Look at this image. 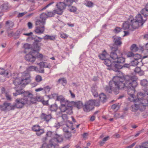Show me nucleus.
Masks as SVG:
<instances>
[{"label":"nucleus","mask_w":148,"mask_h":148,"mask_svg":"<svg viewBox=\"0 0 148 148\" xmlns=\"http://www.w3.org/2000/svg\"><path fill=\"white\" fill-rule=\"evenodd\" d=\"M137 79V77L135 75H127L123 77H114L112 80L110 81L109 86L106 87L105 90L110 93L113 91L115 94L116 95L119 93V90H127L128 93L130 97L134 98L135 88L137 85L136 81Z\"/></svg>","instance_id":"1"},{"label":"nucleus","mask_w":148,"mask_h":148,"mask_svg":"<svg viewBox=\"0 0 148 148\" xmlns=\"http://www.w3.org/2000/svg\"><path fill=\"white\" fill-rule=\"evenodd\" d=\"M27 25L28 28L29 29L32 28V24L30 22H29L27 23Z\"/></svg>","instance_id":"63"},{"label":"nucleus","mask_w":148,"mask_h":148,"mask_svg":"<svg viewBox=\"0 0 148 148\" xmlns=\"http://www.w3.org/2000/svg\"><path fill=\"white\" fill-rule=\"evenodd\" d=\"M122 29L119 27H116L114 29V32L115 33H117L121 31Z\"/></svg>","instance_id":"51"},{"label":"nucleus","mask_w":148,"mask_h":148,"mask_svg":"<svg viewBox=\"0 0 148 148\" xmlns=\"http://www.w3.org/2000/svg\"><path fill=\"white\" fill-rule=\"evenodd\" d=\"M112 38L115 45H113L111 47L110 57L114 60L115 62L120 63H124L125 61V58L122 56V53L118 50V46L121 45L122 44L121 38L116 36H114Z\"/></svg>","instance_id":"3"},{"label":"nucleus","mask_w":148,"mask_h":148,"mask_svg":"<svg viewBox=\"0 0 148 148\" xmlns=\"http://www.w3.org/2000/svg\"><path fill=\"white\" fill-rule=\"evenodd\" d=\"M18 75L17 74L16 76L14 77L13 83L15 86H17L19 85L22 84L23 85V82L22 80V79L19 77L18 76Z\"/></svg>","instance_id":"16"},{"label":"nucleus","mask_w":148,"mask_h":148,"mask_svg":"<svg viewBox=\"0 0 148 148\" xmlns=\"http://www.w3.org/2000/svg\"><path fill=\"white\" fill-rule=\"evenodd\" d=\"M40 64L41 66H43L45 68H50L51 67V66L49 64L45 62H40Z\"/></svg>","instance_id":"35"},{"label":"nucleus","mask_w":148,"mask_h":148,"mask_svg":"<svg viewBox=\"0 0 148 148\" xmlns=\"http://www.w3.org/2000/svg\"><path fill=\"white\" fill-rule=\"evenodd\" d=\"M35 80L37 82H39L42 80L41 76L40 75H38L35 77Z\"/></svg>","instance_id":"44"},{"label":"nucleus","mask_w":148,"mask_h":148,"mask_svg":"<svg viewBox=\"0 0 148 148\" xmlns=\"http://www.w3.org/2000/svg\"><path fill=\"white\" fill-rule=\"evenodd\" d=\"M84 4L88 7H91L93 6V3L90 1H87L85 2Z\"/></svg>","instance_id":"41"},{"label":"nucleus","mask_w":148,"mask_h":148,"mask_svg":"<svg viewBox=\"0 0 148 148\" xmlns=\"http://www.w3.org/2000/svg\"><path fill=\"white\" fill-rule=\"evenodd\" d=\"M65 137L67 138H70L71 136V133L69 131L65 133L64 135Z\"/></svg>","instance_id":"46"},{"label":"nucleus","mask_w":148,"mask_h":148,"mask_svg":"<svg viewBox=\"0 0 148 148\" xmlns=\"http://www.w3.org/2000/svg\"><path fill=\"white\" fill-rule=\"evenodd\" d=\"M25 58L26 61L31 62H34L36 59L35 57L30 53L27 54L25 56Z\"/></svg>","instance_id":"17"},{"label":"nucleus","mask_w":148,"mask_h":148,"mask_svg":"<svg viewBox=\"0 0 148 148\" xmlns=\"http://www.w3.org/2000/svg\"><path fill=\"white\" fill-rule=\"evenodd\" d=\"M123 28L124 30L129 29L131 30H132L131 26L130 23L128 21H126L124 22L123 25Z\"/></svg>","instance_id":"21"},{"label":"nucleus","mask_w":148,"mask_h":148,"mask_svg":"<svg viewBox=\"0 0 148 148\" xmlns=\"http://www.w3.org/2000/svg\"><path fill=\"white\" fill-rule=\"evenodd\" d=\"M91 101H93V106L94 107V106L98 107L100 106V102L98 100H91Z\"/></svg>","instance_id":"40"},{"label":"nucleus","mask_w":148,"mask_h":148,"mask_svg":"<svg viewBox=\"0 0 148 148\" xmlns=\"http://www.w3.org/2000/svg\"><path fill=\"white\" fill-rule=\"evenodd\" d=\"M77 0H64V2L65 3L66 6H68L69 7L71 6L73 3L74 2H75Z\"/></svg>","instance_id":"29"},{"label":"nucleus","mask_w":148,"mask_h":148,"mask_svg":"<svg viewBox=\"0 0 148 148\" xmlns=\"http://www.w3.org/2000/svg\"><path fill=\"white\" fill-rule=\"evenodd\" d=\"M55 138L54 137L53 138L51 139L49 141V144H47L46 143H44L40 148H55Z\"/></svg>","instance_id":"9"},{"label":"nucleus","mask_w":148,"mask_h":148,"mask_svg":"<svg viewBox=\"0 0 148 148\" xmlns=\"http://www.w3.org/2000/svg\"><path fill=\"white\" fill-rule=\"evenodd\" d=\"M91 91L94 97H96L98 96V93L95 87L92 88Z\"/></svg>","instance_id":"37"},{"label":"nucleus","mask_w":148,"mask_h":148,"mask_svg":"<svg viewBox=\"0 0 148 148\" xmlns=\"http://www.w3.org/2000/svg\"><path fill=\"white\" fill-rule=\"evenodd\" d=\"M56 100L59 101L61 104L60 109L61 112H66L69 114L72 113V107H75L78 109H79L82 107L83 103L81 101L74 102L69 101L62 95L57 96Z\"/></svg>","instance_id":"2"},{"label":"nucleus","mask_w":148,"mask_h":148,"mask_svg":"<svg viewBox=\"0 0 148 148\" xmlns=\"http://www.w3.org/2000/svg\"><path fill=\"white\" fill-rule=\"evenodd\" d=\"M30 75L27 71H24L22 73V80L23 82V85H26L28 84L30 81Z\"/></svg>","instance_id":"8"},{"label":"nucleus","mask_w":148,"mask_h":148,"mask_svg":"<svg viewBox=\"0 0 148 148\" xmlns=\"http://www.w3.org/2000/svg\"><path fill=\"white\" fill-rule=\"evenodd\" d=\"M45 24V21H43L40 18L37 20L36 22V25L37 27L34 32L36 34H41L43 33L45 31L44 25Z\"/></svg>","instance_id":"7"},{"label":"nucleus","mask_w":148,"mask_h":148,"mask_svg":"<svg viewBox=\"0 0 148 148\" xmlns=\"http://www.w3.org/2000/svg\"><path fill=\"white\" fill-rule=\"evenodd\" d=\"M0 8H1L3 11H5L8 8V5L6 4H3L1 6Z\"/></svg>","instance_id":"38"},{"label":"nucleus","mask_w":148,"mask_h":148,"mask_svg":"<svg viewBox=\"0 0 148 148\" xmlns=\"http://www.w3.org/2000/svg\"><path fill=\"white\" fill-rule=\"evenodd\" d=\"M58 82L64 86L66 85L67 81L66 78H61L58 80Z\"/></svg>","instance_id":"27"},{"label":"nucleus","mask_w":148,"mask_h":148,"mask_svg":"<svg viewBox=\"0 0 148 148\" xmlns=\"http://www.w3.org/2000/svg\"><path fill=\"white\" fill-rule=\"evenodd\" d=\"M34 66H31L29 67L27 69L28 71H34Z\"/></svg>","instance_id":"61"},{"label":"nucleus","mask_w":148,"mask_h":148,"mask_svg":"<svg viewBox=\"0 0 148 148\" xmlns=\"http://www.w3.org/2000/svg\"><path fill=\"white\" fill-rule=\"evenodd\" d=\"M93 101L91 100L86 101L85 103L84 107V110L86 112L90 111L94 108L93 106Z\"/></svg>","instance_id":"11"},{"label":"nucleus","mask_w":148,"mask_h":148,"mask_svg":"<svg viewBox=\"0 0 148 148\" xmlns=\"http://www.w3.org/2000/svg\"><path fill=\"white\" fill-rule=\"evenodd\" d=\"M50 110L51 111H55L56 104H54L53 105H51L50 108Z\"/></svg>","instance_id":"56"},{"label":"nucleus","mask_w":148,"mask_h":148,"mask_svg":"<svg viewBox=\"0 0 148 148\" xmlns=\"http://www.w3.org/2000/svg\"><path fill=\"white\" fill-rule=\"evenodd\" d=\"M24 90L21 88H18L16 90V92L13 93L14 96H16L18 95L23 94L24 92Z\"/></svg>","instance_id":"23"},{"label":"nucleus","mask_w":148,"mask_h":148,"mask_svg":"<svg viewBox=\"0 0 148 148\" xmlns=\"http://www.w3.org/2000/svg\"><path fill=\"white\" fill-rule=\"evenodd\" d=\"M27 103L25 99L23 98H18L16 99L13 103V105L10 106V110H14L15 108L18 109L23 108Z\"/></svg>","instance_id":"5"},{"label":"nucleus","mask_w":148,"mask_h":148,"mask_svg":"<svg viewBox=\"0 0 148 148\" xmlns=\"http://www.w3.org/2000/svg\"><path fill=\"white\" fill-rule=\"evenodd\" d=\"M140 13L144 17H143L141 14H138L136 16L135 19L138 22L139 25L142 26L147 20L146 17L148 16V4L146 5L145 8L141 10Z\"/></svg>","instance_id":"4"},{"label":"nucleus","mask_w":148,"mask_h":148,"mask_svg":"<svg viewBox=\"0 0 148 148\" xmlns=\"http://www.w3.org/2000/svg\"><path fill=\"white\" fill-rule=\"evenodd\" d=\"M53 135V133L51 131L48 132L46 134V136L47 137H52Z\"/></svg>","instance_id":"54"},{"label":"nucleus","mask_w":148,"mask_h":148,"mask_svg":"<svg viewBox=\"0 0 148 148\" xmlns=\"http://www.w3.org/2000/svg\"><path fill=\"white\" fill-rule=\"evenodd\" d=\"M23 47L25 50H26L30 48V45L28 44H24Z\"/></svg>","instance_id":"55"},{"label":"nucleus","mask_w":148,"mask_h":148,"mask_svg":"<svg viewBox=\"0 0 148 148\" xmlns=\"http://www.w3.org/2000/svg\"><path fill=\"white\" fill-rule=\"evenodd\" d=\"M140 84L143 86H146L144 89L145 93L143 94V95H146V97H147L148 95V82L147 81L146 79L141 80L140 81Z\"/></svg>","instance_id":"15"},{"label":"nucleus","mask_w":148,"mask_h":148,"mask_svg":"<svg viewBox=\"0 0 148 148\" xmlns=\"http://www.w3.org/2000/svg\"><path fill=\"white\" fill-rule=\"evenodd\" d=\"M32 130L33 131L36 132V134L38 136H40L44 132V129H42L41 127L38 125H34L32 127Z\"/></svg>","instance_id":"12"},{"label":"nucleus","mask_w":148,"mask_h":148,"mask_svg":"<svg viewBox=\"0 0 148 148\" xmlns=\"http://www.w3.org/2000/svg\"><path fill=\"white\" fill-rule=\"evenodd\" d=\"M43 90L45 91L46 92H49L51 89V88L49 86H47L44 87L43 88Z\"/></svg>","instance_id":"53"},{"label":"nucleus","mask_w":148,"mask_h":148,"mask_svg":"<svg viewBox=\"0 0 148 148\" xmlns=\"http://www.w3.org/2000/svg\"><path fill=\"white\" fill-rule=\"evenodd\" d=\"M5 24L7 31H10L11 30L14 25L13 22L9 21H7Z\"/></svg>","instance_id":"18"},{"label":"nucleus","mask_w":148,"mask_h":148,"mask_svg":"<svg viewBox=\"0 0 148 148\" xmlns=\"http://www.w3.org/2000/svg\"><path fill=\"white\" fill-rule=\"evenodd\" d=\"M107 55L106 52L105 51L103 52L102 53L100 54L99 56V57L100 59L101 60H104L106 59V57Z\"/></svg>","instance_id":"30"},{"label":"nucleus","mask_w":148,"mask_h":148,"mask_svg":"<svg viewBox=\"0 0 148 148\" xmlns=\"http://www.w3.org/2000/svg\"><path fill=\"white\" fill-rule=\"evenodd\" d=\"M63 139L61 136L59 135L56 134V141L59 143L62 142Z\"/></svg>","instance_id":"34"},{"label":"nucleus","mask_w":148,"mask_h":148,"mask_svg":"<svg viewBox=\"0 0 148 148\" xmlns=\"http://www.w3.org/2000/svg\"><path fill=\"white\" fill-rule=\"evenodd\" d=\"M69 127L68 125L66 124V127H64L63 128V131L65 132L66 133V132H68L69 131L68 130H69Z\"/></svg>","instance_id":"58"},{"label":"nucleus","mask_w":148,"mask_h":148,"mask_svg":"<svg viewBox=\"0 0 148 148\" xmlns=\"http://www.w3.org/2000/svg\"><path fill=\"white\" fill-rule=\"evenodd\" d=\"M131 50L133 52H136L138 50V48L135 44L132 45L130 48Z\"/></svg>","instance_id":"36"},{"label":"nucleus","mask_w":148,"mask_h":148,"mask_svg":"<svg viewBox=\"0 0 148 148\" xmlns=\"http://www.w3.org/2000/svg\"><path fill=\"white\" fill-rule=\"evenodd\" d=\"M34 71H35L37 72H38L41 73H44V70H39V69L37 67L35 66H34Z\"/></svg>","instance_id":"48"},{"label":"nucleus","mask_w":148,"mask_h":148,"mask_svg":"<svg viewBox=\"0 0 148 148\" xmlns=\"http://www.w3.org/2000/svg\"><path fill=\"white\" fill-rule=\"evenodd\" d=\"M5 96L8 100L10 101L11 100V96L8 92H6L5 93Z\"/></svg>","instance_id":"49"},{"label":"nucleus","mask_w":148,"mask_h":148,"mask_svg":"<svg viewBox=\"0 0 148 148\" xmlns=\"http://www.w3.org/2000/svg\"><path fill=\"white\" fill-rule=\"evenodd\" d=\"M9 31H7V33L8 34V35L10 37H11L13 36L14 33L12 31L10 32H9Z\"/></svg>","instance_id":"60"},{"label":"nucleus","mask_w":148,"mask_h":148,"mask_svg":"<svg viewBox=\"0 0 148 148\" xmlns=\"http://www.w3.org/2000/svg\"><path fill=\"white\" fill-rule=\"evenodd\" d=\"M54 13L53 12H49L47 14L45 13H43L41 14L40 16V19L45 21L46 19L48 17H51L53 16L56 12V10H53Z\"/></svg>","instance_id":"13"},{"label":"nucleus","mask_w":148,"mask_h":148,"mask_svg":"<svg viewBox=\"0 0 148 148\" xmlns=\"http://www.w3.org/2000/svg\"><path fill=\"white\" fill-rule=\"evenodd\" d=\"M138 62H139L138 61L133 60L131 62V65L133 66H135L138 64Z\"/></svg>","instance_id":"45"},{"label":"nucleus","mask_w":148,"mask_h":148,"mask_svg":"<svg viewBox=\"0 0 148 148\" xmlns=\"http://www.w3.org/2000/svg\"><path fill=\"white\" fill-rule=\"evenodd\" d=\"M43 38L45 40H54L55 39V37L54 36L47 35L44 37Z\"/></svg>","instance_id":"31"},{"label":"nucleus","mask_w":148,"mask_h":148,"mask_svg":"<svg viewBox=\"0 0 148 148\" xmlns=\"http://www.w3.org/2000/svg\"><path fill=\"white\" fill-rule=\"evenodd\" d=\"M141 58V56L140 55L138 54H134L133 58L134 60L138 61V60L140 59Z\"/></svg>","instance_id":"39"},{"label":"nucleus","mask_w":148,"mask_h":148,"mask_svg":"<svg viewBox=\"0 0 148 148\" xmlns=\"http://www.w3.org/2000/svg\"><path fill=\"white\" fill-rule=\"evenodd\" d=\"M26 13L25 12H22L21 13H19L18 15V17H20L23 16L25 14H26Z\"/></svg>","instance_id":"64"},{"label":"nucleus","mask_w":148,"mask_h":148,"mask_svg":"<svg viewBox=\"0 0 148 148\" xmlns=\"http://www.w3.org/2000/svg\"><path fill=\"white\" fill-rule=\"evenodd\" d=\"M129 21L130 22L132 30L135 29L140 26H142L141 25H139L138 22L137 21L135 18H130Z\"/></svg>","instance_id":"14"},{"label":"nucleus","mask_w":148,"mask_h":148,"mask_svg":"<svg viewBox=\"0 0 148 148\" xmlns=\"http://www.w3.org/2000/svg\"><path fill=\"white\" fill-rule=\"evenodd\" d=\"M99 97L100 101L103 103L105 102L107 100V97L103 93H101L99 95Z\"/></svg>","instance_id":"26"},{"label":"nucleus","mask_w":148,"mask_h":148,"mask_svg":"<svg viewBox=\"0 0 148 148\" xmlns=\"http://www.w3.org/2000/svg\"><path fill=\"white\" fill-rule=\"evenodd\" d=\"M139 147V148H148V142L143 143Z\"/></svg>","instance_id":"43"},{"label":"nucleus","mask_w":148,"mask_h":148,"mask_svg":"<svg viewBox=\"0 0 148 148\" xmlns=\"http://www.w3.org/2000/svg\"><path fill=\"white\" fill-rule=\"evenodd\" d=\"M111 58L113 60V62L112 63L111 61L108 59H106L104 61V64L108 66H110L112 68L114 69V68L115 69L114 70L115 71H119V69H121L122 66L120 65L119 64H122L123 63H120L115 62L114 61V60Z\"/></svg>","instance_id":"6"},{"label":"nucleus","mask_w":148,"mask_h":148,"mask_svg":"<svg viewBox=\"0 0 148 148\" xmlns=\"http://www.w3.org/2000/svg\"><path fill=\"white\" fill-rule=\"evenodd\" d=\"M126 55L127 57H132L133 58L134 54L132 52L130 51L127 53H126Z\"/></svg>","instance_id":"52"},{"label":"nucleus","mask_w":148,"mask_h":148,"mask_svg":"<svg viewBox=\"0 0 148 148\" xmlns=\"http://www.w3.org/2000/svg\"><path fill=\"white\" fill-rule=\"evenodd\" d=\"M33 50L35 51H38L40 49V47L38 46V44H33Z\"/></svg>","instance_id":"33"},{"label":"nucleus","mask_w":148,"mask_h":148,"mask_svg":"<svg viewBox=\"0 0 148 148\" xmlns=\"http://www.w3.org/2000/svg\"><path fill=\"white\" fill-rule=\"evenodd\" d=\"M23 98H23L25 99H27L28 98L33 97V95L32 93L28 91H24V92L23 93Z\"/></svg>","instance_id":"22"},{"label":"nucleus","mask_w":148,"mask_h":148,"mask_svg":"<svg viewBox=\"0 0 148 148\" xmlns=\"http://www.w3.org/2000/svg\"><path fill=\"white\" fill-rule=\"evenodd\" d=\"M32 39H34V41L33 43L34 44H38V42H41L42 39L40 37L37 36L35 37H32Z\"/></svg>","instance_id":"32"},{"label":"nucleus","mask_w":148,"mask_h":148,"mask_svg":"<svg viewBox=\"0 0 148 148\" xmlns=\"http://www.w3.org/2000/svg\"><path fill=\"white\" fill-rule=\"evenodd\" d=\"M68 122L69 123H70V126H68L69 129H70L71 130H73L74 129V128L72 126V123L71 122L69 121H68Z\"/></svg>","instance_id":"62"},{"label":"nucleus","mask_w":148,"mask_h":148,"mask_svg":"<svg viewBox=\"0 0 148 148\" xmlns=\"http://www.w3.org/2000/svg\"><path fill=\"white\" fill-rule=\"evenodd\" d=\"M40 117L41 119L48 122L51 119V116L50 115H46L44 113H42Z\"/></svg>","instance_id":"19"},{"label":"nucleus","mask_w":148,"mask_h":148,"mask_svg":"<svg viewBox=\"0 0 148 148\" xmlns=\"http://www.w3.org/2000/svg\"><path fill=\"white\" fill-rule=\"evenodd\" d=\"M69 7V11L71 12H74L77 11V8L74 6H70Z\"/></svg>","instance_id":"42"},{"label":"nucleus","mask_w":148,"mask_h":148,"mask_svg":"<svg viewBox=\"0 0 148 148\" xmlns=\"http://www.w3.org/2000/svg\"><path fill=\"white\" fill-rule=\"evenodd\" d=\"M135 73H138L140 75H143L144 74V71L141 70L140 67H137L134 70Z\"/></svg>","instance_id":"28"},{"label":"nucleus","mask_w":148,"mask_h":148,"mask_svg":"<svg viewBox=\"0 0 148 148\" xmlns=\"http://www.w3.org/2000/svg\"><path fill=\"white\" fill-rule=\"evenodd\" d=\"M114 117L116 119L118 118H123L124 117V116L123 115H120L118 113H116L114 115Z\"/></svg>","instance_id":"59"},{"label":"nucleus","mask_w":148,"mask_h":148,"mask_svg":"<svg viewBox=\"0 0 148 148\" xmlns=\"http://www.w3.org/2000/svg\"><path fill=\"white\" fill-rule=\"evenodd\" d=\"M9 72L8 70H5L2 68H0V74L3 75L5 76L8 77Z\"/></svg>","instance_id":"25"},{"label":"nucleus","mask_w":148,"mask_h":148,"mask_svg":"<svg viewBox=\"0 0 148 148\" xmlns=\"http://www.w3.org/2000/svg\"><path fill=\"white\" fill-rule=\"evenodd\" d=\"M25 101H26L27 103L26 104L28 105L30 104L31 103H36V100L33 97H28L27 99H25Z\"/></svg>","instance_id":"24"},{"label":"nucleus","mask_w":148,"mask_h":148,"mask_svg":"<svg viewBox=\"0 0 148 148\" xmlns=\"http://www.w3.org/2000/svg\"><path fill=\"white\" fill-rule=\"evenodd\" d=\"M56 6L58 9L56 10V13L61 15L63 12V10L65 9L66 5L64 2H60L57 3Z\"/></svg>","instance_id":"10"},{"label":"nucleus","mask_w":148,"mask_h":148,"mask_svg":"<svg viewBox=\"0 0 148 148\" xmlns=\"http://www.w3.org/2000/svg\"><path fill=\"white\" fill-rule=\"evenodd\" d=\"M119 107L118 104H114L112 106L111 108L113 109L117 110L119 108Z\"/></svg>","instance_id":"47"},{"label":"nucleus","mask_w":148,"mask_h":148,"mask_svg":"<svg viewBox=\"0 0 148 148\" xmlns=\"http://www.w3.org/2000/svg\"><path fill=\"white\" fill-rule=\"evenodd\" d=\"M1 110L2 111H5L8 110L7 107L11 106V103L7 102H4L3 105H0Z\"/></svg>","instance_id":"20"},{"label":"nucleus","mask_w":148,"mask_h":148,"mask_svg":"<svg viewBox=\"0 0 148 148\" xmlns=\"http://www.w3.org/2000/svg\"><path fill=\"white\" fill-rule=\"evenodd\" d=\"M62 118L64 122H65L67 121L68 117L66 114H62Z\"/></svg>","instance_id":"50"},{"label":"nucleus","mask_w":148,"mask_h":148,"mask_svg":"<svg viewBox=\"0 0 148 148\" xmlns=\"http://www.w3.org/2000/svg\"><path fill=\"white\" fill-rule=\"evenodd\" d=\"M60 36L62 38L65 39L68 37V35L62 33L60 34Z\"/></svg>","instance_id":"57"}]
</instances>
